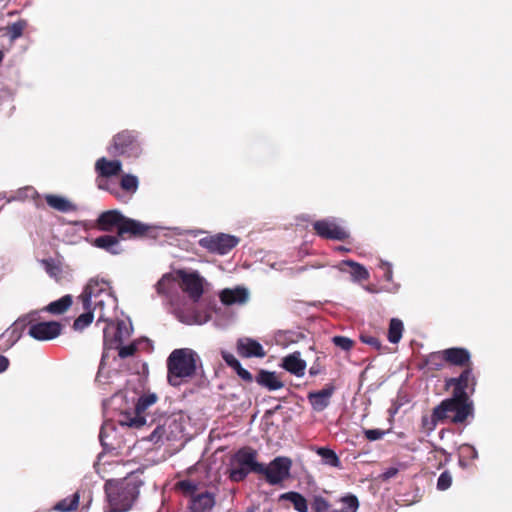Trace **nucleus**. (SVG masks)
Masks as SVG:
<instances>
[{
	"instance_id": "4468645a",
	"label": "nucleus",
	"mask_w": 512,
	"mask_h": 512,
	"mask_svg": "<svg viewBox=\"0 0 512 512\" xmlns=\"http://www.w3.org/2000/svg\"><path fill=\"white\" fill-rule=\"evenodd\" d=\"M109 284L110 283L104 279H90L79 296L83 309L92 308L104 289L108 288Z\"/></svg>"
},
{
	"instance_id": "e2e57ef3",
	"label": "nucleus",
	"mask_w": 512,
	"mask_h": 512,
	"mask_svg": "<svg viewBox=\"0 0 512 512\" xmlns=\"http://www.w3.org/2000/svg\"><path fill=\"white\" fill-rule=\"evenodd\" d=\"M397 473H398V469H397V468H395V467H390V468H388V469L383 473V479H385V480L390 479V478L394 477Z\"/></svg>"
},
{
	"instance_id": "09e8293b",
	"label": "nucleus",
	"mask_w": 512,
	"mask_h": 512,
	"mask_svg": "<svg viewBox=\"0 0 512 512\" xmlns=\"http://www.w3.org/2000/svg\"><path fill=\"white\" fill-rule=\"evenodd\" d=\"M452 484V476L450 472L444 471L440 474L437 480V488L440 491H445L450 488Z\"/></svg>"
},
{
	"instance_id": "680f3d73",
	"label": "nucleus",
	"mask_w": 512,
	"mask_h": 512,
	"mask_svg": "<svg viewBox=\"0 0 512 512\" xmlns=\"http://www.w3.org/2000/svg\"><path fill=\"white\" fill-rule=\"evenodd\" d=\"M9 367V359L6 356L0 355V373L5 372Z\"/></svg>"
},
{
	"instance_id": "a211bd4d",
	"label": "nucleus",
	"mask_w": 512,
	"mask_h": 512,
	"mask_svg": "<svg viewBox=\"0 0 512 512\" xmlns=\"http://www.w3.org/2000/svg\"><path fill=\"white\" fill-rule=\"evenodd\" d=\"M237 352L244 358L265 357L263 346L255 339L249 337L239 338L237 341Z\"/></svg>"
},
{
	"instance_id": "4d7b16f0",
	"label": "nucleus",
	"mask_w": 512,
	"mask_h": 512,
	"mask_svg": "<svg viewBox=\"0 0 512 512\" xmlns=\"http://www.w3.org/2000/svg\"><path fill=\"white\" fill-rule=\"evenodd\" d=\"M177 487L184 492H194L196 490V484L191 480H181L177 483Z\"/></svg>"
},
{
	"instance_id": "a18cd8bd",
	"label": "nucleus",
	"mask_w": 512,
	"mask_h": 512,
	"mask_svg": "<svg viewBox=\"0 0 512 512\" xmlns=\"http://www.w3.org/2000/svg\"><path fill=\"white\" fill-rule=\"evenodd\" d=\"M330 507V503L324 497L320 495H316L313 497L312 509L314 510V512H328Z\"/></svg>"
},
{
	"instance_id": "20e7f679",
	"label": "nucleus",
	"mask_w": 512,
	"mask_h": 512,
	"mask_svg": "<svg viewBox=\"0 0 512 512\" xmlns=\"http://www.w3.org/2000/svg\"><path fill=\"white\" fill-rule=\"evenodd\" d=\"M107 322L106 327L103 329V344L104 351L100 361L96 380L99 383H106V377L103 376L104 364L106 359L109 357L110 348H113V344H123L124 340L128 338L132 333L131 323H127L123 320L118 321L116 326L110 319Z\"/></svg>"
},
{
	"instance_id": "ddd939ff",
	"label": "nucleus",
	"mask_w": 512,
	"mask_h": 512,
	"mask_svg": "<svg viewBox=\"0 0 512 512\" xmlns=\"http://www.w3.org/2000/svg\"><path fill=\"white\" fill-rule=\"evenodd\" d=\"M62 332V325L57 321L31 324L28 335L38 341H49L57 338Z\"/></svg>"
},
{
	"instance_id": "a19ab883",
	"label": "nucleus",
	"mask_w": 512,
	"mask_h": 512,
	"mask_svg": "<svg viewBox=\"0 0 512 512\" xmlns=\"http://www.w3.org/2000/svg\"><path fill=\"white\" fill-rule=\"evenodd\" d=\"M139 343L140 342H133L126 346H124L123 344H113L114 347L110 348V350H118V357L124 359L134 355V353L138 349Z\"/></svg>"
},
{
	"instance_id": "473e14b6",
	"label": "nucleus",
	"mask_w": 512,
	"mask_h": 512,
	"mask_svg": "<svg viewBox=\"0 0 512 512\" xmlns=\"http://www.w3.org/2000/svg\"><path fill=\"white\" fill-rule=\"evenodd\" d=\"M316 452L321 457L324 465L340 468L341 461L333 450L326 447H319Z\"/></svg>"
},
{
	"instance_id": "4be33fe9",
	"label": "nucleus",
	"mask_w": 512,
	"mask_h": 512,
	"mask_svg": "<svg viewBox=\"0 0 512 512\" xmlns=\"http://www.w3.org/2000/svg\"><path fill=\"white\" fill-rule=\"evenodd\" d=\"M124 217L125 216L118 210H110L100 214L97 222L100 229L103 231H110L117 228V231L119 232V227L122 225Z\"/></svg>"
},
{
	"instance_id": "338daca9",
	"label": "nucleus",
	"mask_w": 512,
	"mask_h": 512,
	"mask_svg": "<svg viewBox=\"0 0 512 512\" xmlns=\"http://www.w3.org/2000/svg\"><path fill=\"white\" fill-rule=\"evenodd\" d=\"M3 59H4V53L2 50H0V64L2 63Z\"/></svg>"
},
{
	"instance_id": "0eeeda50",
	"label": "nucleus",
	"mask_w": 512,
	"mask_h": 512,
	"mask_svg": "<svg viewBox=\"0 0 512 512\" xmlns=\"http://www.w3.org/2000/svg\"><path fill=\"white\" fill-rule=\"evenodd\" d=\"M256 453L254 451L239 450L233 457L228 470L229 478L234 482L244 480L250 472L257 473Z\"/></svg>"
},
{
	"instance_id": "79ce46f5",
	"label": "nucleus",
	"mask_w": 512,
	"mask_h": 512,
	"mask_svg": "<svg viewBox=\"0 0 512 512\" xmlns=\"http://www.w3.org/2000/svg\"><path fill=\"white\" fill-rule=\"evenodd\" d=\"M340 502L343 504L341 512H357L359 508L358 498L353 494L341 497Z\"/></svg>"
},
{
	"instance_id": "412c9836",
	"label": "nucleus",
	"mask_w": 512,
	"mask_h": 512,
	"mask_svg": "<svg viewBox=\"0 0 512 512\" xmlns=\"http://www.w3.org/2000/svg\"><path fill=\"white\" fill-rule=\"evenodd\" d=\"M153 226L144 224L138 220L124 217L122 225L119 227V237H123L125 234L131 236H142L153 229Z\"/></svg>"
},
{
	"instance_id": "aec40b11",
	"label": "nucleus",
	"mask_w": 512,
	"mask_h": 512,
	"mask_svg": "<svg viewBox=\"0 0 512 512\" xmlns=\"http://www.w3.org/2000/svg\"><path fill=\"white\" fill-rule=\"evenodd\" d=\"M122 171V163L120 160H108L101 157L95 162V172L97 176L115 177Z\"/></svg>"
},
{
	"instance_id": "a878e982",
	"label": "nucleus",
	"mask_w": 512,
	"mask_h": 512,
	"mask_svg": "<svg viewBox=\"0 0 512 512\" xmlns=\"http://www.w3.org/2000/svg\"><path fill=\"white\" fill-rule=\"evenodd\" d=\"M116 436L115 425L112 421H105L100 429L99 440L104 451L115 449L114 438Z\"/></svg>"
},
{
	"instance_id": "7ed1b4c3",
	"label": "nucleus",
	"mask_w": 512,
	"mask_h": 512,
	"mask_svg": "<svg viewBox=\"0 0 512 512\" xmlns=\"http://www.w3.org/2000/svg\"><path fill=\"white\" fill-rule=\"evenodd\" d=\"M198 354L190 348L175 349L167 359V379L170 385L180 386L196 374Z\"/></svg>"
},
{
	"instance_id": "bf43d9fd",
	"label": "nucleus",
	"mask_w": 512,
	"mask_h": 512,
	"mask_svg": "<svg viewBox=\"0 0 512 512\" xmlns=\"http://www.w3.org/2000/svg\"><path fill=\"white\" fill-rule=\"evenodd\" d=\"M234 371L237 373V375L244 381L246 382H252L253 380V377H252V374L246 370L245 368L242 367L241 363L239 364L238 367H236L234 369Z\"/></svg>"
},
{
	"instance_id": "ea45409f",
	"label": "nucleus",
	"mask_w": 512,
	"mask_h": 512,
	"mask_svg": "<svg viewBox=\"0 0 512 512\" xmlns=\"http://www.w3.org/2000/svg\"><path fill=\"white\" fill-rule=\"evenodd\" d=\"M120 187L123 190L134 194L138 190L139 180L137 176L133 174H125L121 178Z\"/></svg>"
},
{
	"instance_id": "c85d7f7f",
	"label": "nucleus",
	"mask_w": 512,
	"mask_h": 512,
	"mask_svg": "<svg viewBox=\"0 0 512 512\" xmlns=\"http://www.w3.org/2000/svg\"><path fill=\"white\" fill-rule=\"evenodd\" d=\"M45 200L50 208L59 212L67 213L76 208L71 201L60 195L46 194Z\"/></svg>"
},
{
	"instance_id": "e433bc0d",
	"label": "nucleus",
	"mask_w": 512,
	"mask_h": 512,
	"mask_svg": "<svg viewBox=\"0 0 512 512\" xmlns=\"http://www.w3.org/2000/svg\"><path fill=\"white\" fill-rule=\"evenodd\" d=\"M96 185L98 189L107 191L116 197H119V187L113 177H96Z\"/></svg>"
},
{
	"instance_id": "f3484780",
	"label": "nucleus",
	"mask_w": 512,
	"mask_h": 512,
	"mask_svg": "<svg viewBox=\"0 0 512 512\" xmlns=\"http://www.w3.org/2000/svg\"><path fill=\"white\" fill-rule=\"evenodd\" d=\"M249 296V290L242 286L223 289L219 294L221 302L226 306L244 305L248 302Z\"/></svg>"
},
{
	"instance_id": "c03bdc74",
	"label": "nucleus",
	"mask_w": 512,
	"mask_h": 512,
	"mask_svg": "<svg viewBox=\"0 0 512 512\" xmlns=\"http://www.w3.org/2000/svg\"><path fill=\"white\" fill-rule=\"evenodd\" d=\"M37 195L38 193L33 187L26 186L19 189L16 192V194L13 197L9 198L7 201L11 202L16 200L34 199Z\"/></svg>"
},
{
	"instance_id": "de8ad7c7",
	"label": "nucleus",
	"mask_w": 512,
	"mask_h": 512,
	"mask_svg": "<svg viewBox=\"0 0 512 512\" xmlns=\"http://www.w3.org/2000/svg\"><path fill=\"white\" fill-rule=\"evenodd\" d=\"M332 342L344 351H349L353 347V340L345 336H334Z\"/></svg>"
},
{
	"instance_id": "f8f14e48",
	"label": "nucleus",
	"mask_w": 512,
	"mask_h": 512,
	"mask_svg": "<svg viewBox=\"0 0 512 512\" xmlns=\"http://www.w3.org/2000/svg\"><path fill=\"white\" fill-rule=\"evenodd\" d=\"M177 276L180 281V288L188 294L193 302H197L203 294L204 279L197 272L183 270H179Z\"/></svg>"
},
{
	"instance_id": "39448f33",
	"label": "nucleus",
	"mask_w": 512,
	"mask_h": 512,
	"mask_svg": "<svg viewBox=\"0 0 512 512\" xmlns=\"http://www.w3.org/2000/svg\"><path fill=\"white\" fill-rule=\"evenodd\" d=\"M108 152L114 156L139 157L142 153V146L138 133L130 130L119 132L113 137Z\"/></svg>"
},
{
	"instance_id": "0e129e2a",
	"label": "nucleus",
	"mask_w": 512,
	"mask_h": 512,
	"mask_svg": "<svg viewBox=\"0 0 512 512\" xmlns=\"http://www.w3.org/2000/svg\"><path fill=\"white\" fill-rule=\"evenodd\" d=\"M321 372L320 366L318 364H314L309 368L310 376H316Z\"/></svg>"
},
{
	"instance_id": "8fccbe9b",
	"label": "nucleus",
	"mask_w": 512,
	"mask_h": 512,
	"mask_svg": "<svg viewBox=\"0 0 512 512\" xmlns=\"http://www.w3.org/2000/svg\"><path fill=\"white\" fill-rule=\"evenodd\" d=\"M439 422L441 421L435 418V414L433 411L430 416L426 415L422 417V427L428 432L434 431Z\"/></svg>"
},
{
	"instance_id": "f704fd0d",
	"label": "nucleus",
	"mask_w": 512,
	"mask_h": 512,
	"mask_svg": "<svg viewBox=\"0 0 512 512\" xmlns=\"http://www.w3.org/2000/svg\"><path fill=\"white\" fill-rule=\"evenodd\" d=\"M404 326L403 322L398 318H392L390 320L389 329H388V340L392 344H397L403 334Z\"/></svg>"
},
{
	"instance_id": "c756f323",
	"label": "nucleus",
	"mask_w": 512,
	"mask_h": 512,
	"mask_svg": "<svg viewBox=\"0 0 512 512\" xmlns=\"http://www.w3.org/2000/svg\"><path fill=\"white\" fill-rule=\"evenodd\" d=\"M256 381L259 385L266 387L270 391H276L283 387V383L275 372L261 370L256 377Z\"/></svg>"
},
{
	"instance_id": "5701e85b",
	"label": "nucleus",
	"mask_w": 512,
	"mask_h": 512,
	"mask_svg": "<svg viewBox=\"0 0 512 512\" xmlns=\"http://www.w3.org/2000/svg\"><path fill=\"white\" fill-rule=\"evenodd\" d=\"M282 367L291 374L302 377L305 373L306 362L301 358L300 352H294L283 358Z\"/></svg>"
},
{
	"instance_id": "3c124183",
	"label": "nucleus",
	"mask_w": 512,
	"mask_h": 512,
	"mask_svg": "<svg viewBox=\"0 0 512 512\" xmlns=\"http://www.w3.org/2000/svg\"><path fill=\"white\" fill-rule=\"evenodd\" d=\"M459 450L463 456H467L473 460L479 457L477 449L471 444L464 443L459 447Z\"/></svg>"
},
{
	"instance_id": "4c0bfd02",
	"label": "nucleus",
	"mask_w": 512,
	"mask_h": 512,
	"mask_svg": "<svg viewBox=\"0 0 512 512\" xmlns=\"http://www.w3.org/2000/svg\"><path fill=\"white\" fill-rule=\"evenodd\" d=\"M84 310L85 312L79 315L73 323V328L75 330H83L84 328L88 327L93 321L94 312L96 311L93 310V308H88Z\"/></svg>"
},
{
	"instance_id": "f03ea898",
	"label": "nucleus",
	"mask_w": 512,
	"mask_h": 512,
	"mask_svg": "<svg viewBox=\"0 0 512 512\" xmlns=\"http://www.w3.org/2000/svg\"><path fill=\"white\" fill-rule=\"evenodd\" d=\"M155 287L157 294L164 297L174 308L176 317L180 322L187 325H203L210 320V315L205 311L195 309L185 311L178 307L180 281L177 274H164Z\"/></svg>"
},
{
	"instance_id": "c9c22d12",
	"label": "nucleus",
	"mask_w": 512,
	"mask_h": 512,
	"mask_svg": "<svg viewBox=\"0 0 512 512\" xmlns=\"http://www.w3.org/2000/svg\"><path fill=\"white\" fill-rule=\"evenodd\" d=\"M79 494L75 493L71 497L64 498L57 502L53 507V510L57 512H71L76 510L79 505Z\"/></svg>"
},
{
	"instance_id": "6e6d98bb",
	"label": "nucleus",
	"mask_w": 512,
	"mask_h": 512,
	"mask_svg": "<svg viewBox=\"0 0 512 512\" xmlns=\"http://www.w3.org/2000/svg\"><path fill=\"white\" fill-rule=\"evenodd\" d=\"M433 412L435 414V418L439 419L440 421H444L449 415L443 401L433 409Z\"/></svg>"
},
{
	"instance_id": "774afa93",
	"label": "nucleus",
	"mask_w": 512,
	"mask_h": 512,
	"mask_svg": "<svg viewBox=\"0 0 512 512\" xmlns=\"http://www.w3.org/2000/svg\"><path fill=\"white\" fill-rule=\"evenodd\" d=\"M337 249H338L339 251H349V249H347V248H345V247H343V246H339Z\"/></svg>"
},
{
	"instance_id": "7c9ffc66",
	"label": "nucleus",
	"mask_w": 512,
	"mask_h": 512,
	"mask_svg": "<svg viewBox=\"0 0 512 512\" xmlns=\"http://www.w3.org/2000/svg\"><path fill=\"white\" fill-rule=\"evenodd\" d=\"M280 500L289 501L297 512H308V503L299 492L289 491L280 495Z\"/></svg>"
},
{
	"instance_id": "6e6552de",
	"label": "nucleus",
	"mask_w": 512,
	"mask_h": 512,
	"mask_svg": "<svg viewBox=\"0 0 512 512\" xmlns=\"http://www.w3.org/2000/svg\"><path fill=\"white\" fill-rule=\"evenodd\" d=\"M156 401L157 396L154 393L141 396L135 405L134 412L122 414L119 424L137 429L144 427L147 423V417L144 415V412L151 405L155 404Z\"/></svg>"
},
{
	"instance_id": "603ef678",
	"label": "nucleus",
	"mask_w": 512,
	"mask_h": 512,
	"mask_svg": "<svg viewBox=\"0 0 512 512\" xmlns=\"http://www.w3.org/2000/svg\"><path fill=\"white\" fill-rule=\"evenodd\" d=\"M221 356L223 358V360L225 361V363L231 367L233 370L239 366L240 362L239 360L230 352L228 351H221Z\"/></svg>"
},
{
	"instance_id": "052dcab7",
	"label": "nucleus",
	"mask_w": 512,
	"mask_h": 512,
	"mask_svg": "<svg viewBox=\"0 0 512 512\" xmlns=\"http://www.w3.org/2000/svg\"><path fill=\"white\" fill-rule=\"evenodd\" d=\"M381 268L384 269V278L386 281H391L393 277L392 266L388 262H381Z\"/></svg>"
},
{
	"instance_id": "dca6fc26",
	"label": "nucleus",
	"mask_w": 512,
	"mask_h": 512,
	"mask_svg": "<svg viewBox=\"0 0 512 512\" xmlns=\"http://www.w3.org/2000/svg\"><path fill=\"white\" fill-rule=\"evenodd\" d=\"M335 386L333 384H327L319 391H311L307 394V399L311 405V408L315 412L324 411L331 403V398L335 393Z\"/></svg>"
},
{
	"instance_id": "72a5a7b5",
	"label": "nucleus",
	"mask_w": 512,
	"mask_h": 512,
	"mask_svg": "<svg viewBox=\"0 0 512 512\" xmlns=\"http://www.w3.org/2000/svg\"><path fill=\"white\" fill-rule=\"evenodd\" d=\"M72 305V297L70 295H65L60 299L51 302L47 307L46 311L59 315L64 313L68 308Z\"/></svg>"
},
{
	"instance_id": "b1692460",
	"label": "nucleus",
	"mask_w": 512,
	"mask_h": 512,
	"mask_svg": "<svg viewBox=\"0 0 512 512\" xmlns=\"http://www.w3.org/2000/svg\"><path fill=\"white\" fill-rule=\"evenodd\" d=\"M443 359L456 366H464L470 361V352L465 348L453 347L443 350Z\"/></svg>"
},
{
	"instance_id": "6ab92c4d",
	"label": "nucleus",
	"mask_w": 512,
	"mask_h": 512,
	"mask_svg": "<svg viewBox=\"0 0 512 512\" xmlns=\"http://www.w3.org/2000/svg\"><path fill=\"white\" fill-rule=\"evenodd\" d=\"M449 383L454 385L453 393L455 396L462 397L464 399H468L466 390L469 387V384L471 383L473 387L476 384L471 368H467L462 371L459 377L452 378Z\"/></svg>"
},
{
	"instance_id": "49530a36",
	"label": "nucleus",
	"mask_w": 512,
	"mask_h": 512,
	"mask_svg": "<svg viewBox=\"0 0 512 512\" xmlns=\"http://www.w3.org/2000/svg\"><path fill=\"white\" fill-rule=\"evenodd\" d=\"M25 25L26 23L24 21H18L7 28L9 37L12 41L22 36Z\"/></svg>"
},
{
	"instance_id": "864d4df0",
	"label": "nucleus",
	"mask_w": 512,
	"mask_h": 512,
	"mask_svg": "<svg viewBox=\"0 0 512 512\" xmlns=\"http://www.w3.org/2000/svg\"><path fill=\"white\" fill-rule=\"evenodd\" d=\"M364 434L369 441H376L384 437L385 431L381 429H367L364 431Z\"/></svg>"
},
{
	"instance_id": "2f4dec72",
	"label": "nucleus",
	"mask_w": 512,
	"mask_h": 512,
	"mask_svg": "<svg viewBox=\"0 0 512 512\" xmlns=\"http://www.w3.org/2000/svg\"><path fill=\"white\" fill-rule=\"evenodd\" d=\"M472 413V403H468L467 399H461L451 420L456 424L463 423Z\"/></svg>"
},
{
	"instance_id": "9b49d317",
	"label": "nucleus",
	"mask_w": 512,
	"mask_h": 512,
	"mask_svg": "<svg viewBox=\"0 0 512 512\" xmlns=\"http://www.w3.org/2000/svg\"><path fill=\"white\" fill-rule=\"evenodd\" d=\"M313 228L318 236L332 240H344L349 234L336 218H326L315 221Z\"/></svg>"
},
{
	"instance_id": "cd10ccee",
	"label": "nucleus",
	"mask_w": 512,
	"mask_h": 512,
	"mask_svg": "<svg viewBox=\"0 0 512 512\" xmlns=\"http://www.w3.org/2000/svg\"><path fill=\"white\" fill-rule=\"evenodd\" d=\"M93 245L114 255L120 254L122 251L118 238L113 235L99 236L94 239Z\"/></svg>"
},
{
	"instance_id": "58836bf2",
	"label": "nucleus",
	"mask_w": 512,
	"mask_h": 512,
	"mask_svg": "<svg viewBox=\"0 0 512 512\" xmlns=\"http://www.w3.org/2000/svg\"><path fill=\"white\" fill-rule=\"evenodd\" d=\"M40 264L51 278L56 280L60 278L62 270L60 265L54 259H42Z\"/></svg>"
},
{
	"instance_id": "69168bd1",
	"label": "nucleus",
	"mask_w": 512,
	"mask_h": 512,
	"mask_svg": "<svg viewBox=\"0 0 512 512\" xmlns=\"http://www.w3.org/2000/svg\"><path fill=\"white\" fill-rule=\"evenodd\" d=\"M459 465H460L462 468H466V467H467V464L465 463V461H464L462 458H460V459H459Z\"/></svg>"
},
{
	"instance_id": "9d476101",
	"label": "nucleus",
	"mask_w": 512,
	"mask_h": 512,
	"mask_svg": "<svg viewBox=\"0 0 512 512\" xmlns=\"http://www.w3.org/2000/svg\"><path fill=\"white\" fill-rule=\"evenodd\" d=\"M182 434L181 424L175 419L167 418L163 424H157L148 436V440L154 444L164 441H174Z\"/></svg>"
},
{
	"instance_id": "13d9d810",
	"label": "nucleus",
	"mask_w": 512,
	"mask_h": 512,
	"mask_svg": "<svg viewBox=\"0 0 512 512\" xmlns=\"http://www.w3.org/2000/svg\"><path fill=\"white\" fill-rule=\"evenodd\" d=\"M361 341L367 345L374 347L377 350H379L381 348V342L379 341L378 338H376L374 336L362 335Z\"/></svg>"
},
{
	"instance_id": "423d86ee",
	"label": "nucleus",
	"mask_w": 512,
	"mask_h": 512,
	"mask_svg": "<svg viewBox=\"0 0 512 512\" xmlns=\"http://www.w3.org/2000/svg\"><path fill=\"white\" fill-rule=\"evenodd\" d=\"M292 461L288 457L278 456L268 465L259 463L257 473L262 474L270 485H279L289 478Z\"/></svg>"
},
{
	"instance_id": "bb28decb",
	"label": "nucleus",
	"mask_w": 512,
	"mask_h": 512,
	"mask_svg": "<svg viewBox=\"0 0 512 512\" xmlns=\"http://www.w3.org/2000/svg\"><path fill=\"white\" fill-rule=\"evenodd\" d=\"M337 267L341 272H346V267H350V274L352 280L355 282L367 280L369 278L368 270L363 265L353 260H343L342 262L339 263Z\"/></svg>"
},
{
	"instance_id": "2eb2a0df",
	"label": "nucleus",
	"mask_w": 512,
	"mask_h": 512,
	"mask_svg": "<svg viewBox=\"0 0 512 512\" xmlns=\"http://www.w3.org/2000/svg\"><path fill=\"white\" fill-rule=\"evenodd\" d=\"M92 308L98 312L97 322L109 320L111 313L117 308V298L113 294L110 284L108 288L104 289Z\"/></svg>"
},
{
	"instance_id": "393cba45",
	"label": "nucleus",
	"mask_w": 512,
	"mask_h": 512,
	"mask_svg": "<svg viewBox=\"0 0 512 512\" xmlns=\"http://www.w3.org/2000/svg\"><path fill=\"white\" fill-rule=\"evenodd\" d=\"M214 506V494L206 491L192 498L190 508L192 512H210Z\"/></svg>"
},
{
	"instance_id": "1a4fd4ad",
	"label": "nucleus",
	"mask_w": 512,
	"mask_h": 512,
	"mask_svg": "<svg viewBox=\"0 0 512 512\" xmlns=\"http://www.w3.org/2000/svg\"><path fill=\"white\" fill-rule=\"evenodd\" d=\"M239 241V238L234 235L219 233L201 238L199 245L211 253L226 255L238 245Z\"/></svg>"
},
{
	"instance_id": "5fc2aeb1",
	"label": "nucleus",
	"mask_w": 512,
	"mask_h": 512,
	"mask_svg": "<svg viewBox=\"0 0 512 512\" xmlns=\"http://www.w3.org/2000/svg\"><path fill=\"white\" fill-rule=\"evenodd\" d=\"M461 399H463V398L462 397H457L453 393V397L452 398H448V399L443 400V403L446 406V408L448 410V413H454L455 414V411L457 409L458 403H459V401Z\"/></svg>"
},
{
	"instance_id": "f257e3e1",
	"label": "nucleus",
	"mask_w": 512,
	"mask_h": 512,
	"mask_svg": "<svg viewBox=\"0 0 512 512\" xmlns=\"http://www.w3.org/2000/svg\"><path fill=\"white\" fill-rule=\"evenodd\" d=\"M144 481L138 471L131 472L120 480H108L104 489L109 512L128 511L139 496Z\"/></svg>"
},
{
	"instance_id": "37998d69",
	"label": "nucleus",
	"mask_w": 512,
	"mask_h": 512,
	"mask_svg": "<svg viewBox=\"0 0 512 512\" xmlns=\"http://www.w3.org/2000/svg\"><path fill=\"white\" fill-rule=\"evenodd\" d=\"M24 326V320L18 319L9 329L6 330L4 336L11 340V346L14 345L21 337L20 330Z\"/></svg>"
}]
</instances>
